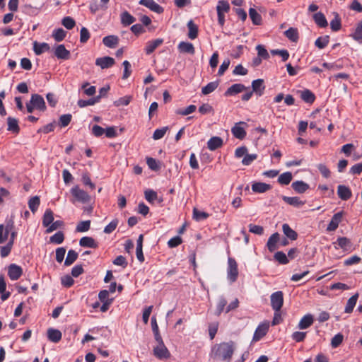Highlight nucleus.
Instances as JSON below:
<instances>
[{"instance_id": "a18cd8bd", "label": "nucleus", "mask_w": 362, "mask_h": 362, "mask_svg": "<svg viewBox=\"0 0 362 362\" xmlns=\"http://www.w3.org/2000/svg\"><path fill=\"white\" fill-rule=\"evenodd\" d=\"M77 257L78 253L76 251L73 250H69L64 262V265L69 266L72 264L76 260Z\"/></svg>"}, {"instance_id": "9d476101", "label": "nucleus", "mask_w": 362, "mask_h": 362, "mask_svg": "<svg viewBox=\"0 0 362 362\" xmlns=\"http://www.w3.org/2000/svg\"><path fill=\"white\" fill-rule=\"evenodd\" d=\"M343 214V211H339L334 214L329 223L327 227V231H334L338 228L339 223L342 220Z\"/></svg>"}, {"instance_id": "052dcab7", "label": "nucleus", "mask_w": 362, "mask_h": 362, "mask_svg": "<svg viewBox=\"0 0 362 362\" xmlns=\"http://www.w3.org/2000/svg\"><path fill=\"white\" fill-rule=\"evenodd\" d=\"M64 240V233L62 231H58L52 236L50 237V242L55 244H61Z\"/></svg>"}, {"instance_id": "0eeeda50", "label": "nucleus", "mask_w": 362, "mask_h": 362, "mask_svg": "<svg viewBox=\"0 0 362 362\" xmlns=\"http://www.w3.org/2000/svg\"><path fill=\"white\" fill-rule=\"evenodd\" d=\"M30 101L35 109L44 112L46 110V105L42 95L35 93L31 95Z\"/></svg>"}, {"instance_id": "680f3d73", "label": "nucleus", "mask_w": 362, "mask_h": 362, "mask_svg": "<svg viewBox=\"0 0 362 362\" xmlns=\"http://www.w3.org/2000/svg\"><path fill=\"white\" fill-rule=\"evenodd\" d=\"M168 129V127H164L160 129H156L153 132V139L154 140H158V139H162L164 136V135L165 134Z\"/></svg>"}, {"instance_id": "5701e85b", "label": "nucleus", "mask_w": 362, "mask_h": 362, "mask_svg": "<svg viewBox=\"0 0 362 362\" xmlns=\"http://www.w3.org/2000/svg\"><path fill=\"white\" fill-rule=\"evenodd\" d=\"M280 235L278 233H274L268 239L267 246L269 252H272L276 250V243L279 241Z\"/></svg>"}, {"instance_id": "09e8293b", "label": "nucleus", "mask_w": 362, "mask_h": 362, "mask_svg": "<svg viewBox=\"0 0 362 362\" xmlns=\"http://www.w3.org/2000/svg\"><path fill=\"white\" fill-rule=\"evenodd\" d=\"M284 34L292 42H296L298 39V30L296 28H290L284 32Z\"/></svg>"}, {"instance_id": "2eb2a0df", "label": "nucleus", "mask_w": 362, "mask_h": 362, "mask_svg": "<svg viewBox=\"0 0 362 362\" xmlns=\"http://www.w3.org/2000/svg\"><path fill=\"white\" fill-rule=\"evenodd\" d=\"M71 193L78 201L81 202H87L90 199L89 195L83 189L76 187L71 189Z\"/></svg>"}, {"instance_id": "7ed1b4c3", "label": "nucleus", "mask_w": 362, "mask_h": 362, "mask_svg": "<svg viewBox=\"0 0 362 362\" xmlns=\"http://www.w3.org/2000/svg\"><path fill=\"white\" fill-rule=\"evenodd\" d=\"M271 306L275 312H279L284 304V294L282 291H276L271 295Z\"/></svg>"}, {"instance_id": "a878e982", "label": "nucleus", "mask_w": 362, "mask_h": 362, "mask_svg": "<svg viewBox=\"0 0 362 362\" xmlns=\"http://www.w3.org/2000/svg\"><path fill=\"white\" fill-rule=\"evenodd\" d=\"M143 240H144V235L142 234H141L137 239L136 249V257L140 262H143L144 261V256L143 250H142Z\"/></svg>"}, {"instance_id": "20e7f679", "label": "nucleus", "mask_w": 362, "mask_h": 362, "mask_svg": "<svg viewBox=\"0 0 362 362\" xmlns=\"http://www.w3.org/2000/svg\"><path fill=\"white\" fill-rule=\"evenodd\" d=\"M14 223L12 220L8 221L6 225H0V244L6 243L8 240L10 231L13 229Z\"/></svg>"}, {"instance_id": "864d4df0", "label": "nucleus", "mask_w": 362, "mask_h": 362, "mask_svg": "<svg viewBox=\"0 0 362 362\" xmlns=\"http://www.w3.org/2000/svg\"><path fill=\"white\" fill-rule=\"evenodd\" d=\"M230 10V5L228 1L221 0L218 2L216 6L217 13H227Z\"/></svg>"}, {"instance_id": "0e129e2a", "label": "nucleus", "mask_w": 362, "mask_h": 362, "mask_svg": "<svg viewBox=\"0 0 362 362\" xmlns=\"http://www.w3.org/2000/svg\"><path fill=\"white\" fill-rule=\"evenodd\" d=\"M256 49L257 51L258 57H259L262 59H267L269 57V54L267 52V50L264 48V47L262 45H258L256 47Z\"/></svg>"}, {"instance_id": "9b49d317", "label": "nucleus", "mask_w": 362, "mask_h": 362, "mask_svg": "<svg viewBox=\"0 0 362 362\" xmlns=\"http://www.w3.org/2000/svg\"><path fill=\"white\" fill-rule=\"evenodd\" d=\"M269 329V325L267 323H262L258 325L257 327L252 340L255 341H259L264 336H265Z\"/></svg>"}, {"instance_id": "f3484780", "label": "nucleus", "mask_w": 362, "mask_h": 362, "mask_svg": "<svg viewBox=\"0 0 362 362\" xmlns=\"http://www.w3.org/2000/svg\"><path fill=\"white\" fill-rule=\"evenodd\" d=\"M54 55L60 59H68L70 57V52L65 48L64 45H58L55 48Z\"/></svg>"}, {"instance_id": "c85d7f7f", "label": "nucleus", "mask_w": 362, "mask_h": 362, "mask_svg": "<svg viewBox=\"0 0 362 362\" xmlns=\"http://www.w3.org/2000/svg\"><path fill=\"white\" fill-rule=\"evenodd\" d=\"M313 20L315 23L320 28H325L328 25L325 16L322 12H317L315 13L313 15Z\"/></svg>"}, {"instance_id": "bb28decb", "label": "nucleus", "mask_w": 362, "mask_h": 362, "mask_svg": "<svg viewBox=\"0 0 362 362\" xmlns=\"http://www.w3.org/2000/svg\"><path fill=\"white\" fill-rule=\"evenodd\" d=\"M50 49V47L49 44L46 42L39 43L35 42L33 43V50L36 55H40L45 52L49 51Z\"/></svg>"}, {"instance_id": "dca6fc26", "label": "nucleus", "mask_w": 362, "mask_h": 362, "mask_svg": "<svg viewBox=\"0 0 362 362\" xmlns=\"http://www.w3.org/2000/svg\"><path fill=\"white\" fill-rule=\"evenodd\" d=\"M79 245L83 247L95 249L98 247V243L92 237L84 236L80 239Z\"/></svg>"}, {"instance_id": "c9c22d12", "label": "nucleus", "mask_w": 362, "mask_h": 362, "mask_svg": "<svg viewBox=\"0 0 362 362\" xmlns=\"http://www.w3.org/2000/svg\"><path fill=\"white\" fill-rule=\"evenodd\" d=\"M358 298V293L352 296L347 301L344 312L346 313H352Z\"/></svg>"}, {"instance_id": "37998d69", "label": "nucleus", "mask_w": 362, "mask_h": 362, "mask_svg": "<svg viewBox=\"0 0 362 362\" xmlns=\"http://www.w3.org/2000/svg\"><path fill=\"white\" fill-rule=\"evenodd\" d=\"M40 204V197L38 196L33 197L28 201L29 209L33 213H35L37 210Z\"/></svg>"}, {"instance_id": "ddd939ff", "label": "nucleus", "mask_w": 362, "mask_h": 362, "mask_svg": "<svg viewBox=\"0 0 362 362\" xmlns=\"http://www.w3.org/2000/svg\"><path fill=\"white\" fill-rule=\"evenodd\" d=\"M245 85L242 83H235L233 84L231 86H230L226 91L225 92L224 95L225 96H231L236 95L239 93L243 92V90L247 89Z\"/></svg>"}, {"instance_id": "13d9d810", "label": "nucleus", "mask_w": 362, "mask_h": 362, "mask_svg": "<svg viewBox=\"0 0 362 362\" xmlns=\"http://www.w3.org/2000/svg\"><path fill=\"white\" fill-rule=\"evenodd\" d=\"M146 163L148 168L152 170H158L160 169V163L153 158H146Z\"/></svg>"}, {"instance_id": "69168bd1", "label": "nucleus", "mask_w": 362, "mask_h": 362, "mask_svg": "<svg viewBox=\"0 0 362 362\" xmlns=\"http://www.w3.org/2000/svg\"><path fill=\"white\" fill-rule=\"evenodd\" d=\"M132 97L126 95L124 97L120 98L118 100L114 102V105L116 107H119L122 105H128L131 101Z\"/></svg>"}, {"instance_id": "5fc2aeb1", "label": "nucleus", "mask_w": 362, "mask_h": 362, "mask_svg": "<svg viewBox=\"0 0 362 362\" xmlns=\"http://www.w3.org/2000/svg\"><path fill=\"white\" fill-rule=\"evenodd\" d=\"M90 221H81L78 223L76 226V231L77 232H86L90 229Z\"/></svg>"}, {"instance_id": "f257e3e1", "label": "nucleus", "mask_w": 362, "mask_h": 362, "mask_svg": "<svg viewBox=\"0 0 362 362\" xmlns=\"http://www.w3.org/2000/svg\"><path fill=\"white\" fill-rule=\"evenodd\" d=\"M235 349L233 341L221 342L212 346L209 356L214 360L230 362Z\"/></svg>"}, {"instance_id": "393cba45", "label": "nucleus", "mask_w": 362, "mask_h": 362, "mask_svg": "<svg viewBox=\"0 0 362 362\" xmlns=\"http://www.w3.org/2000/svg\"><path fill=\"white\" fill-rule=\"evenodd\" d=\"M223 145V140L221 137L213 136L207 142V148L211 151H215Z\"/></svg>"}, {"instance_id": "3c124183", "label": "nucleus", "mask_w": 362, "mask_h": 362, "mask_svg": "<svg viewBox=\"0 0 362 362\" xmlns=\"http://www.w3.org/2000/svg\"><path fill=\"white\" fill-rule=\"evenodd\" d=\"M197 109L196 105H190L184 109H178L175 111L177 115L185 116L194 112Z\"/></svg>"}, {"instance_id": "6e6d98bb", "label": "nucleus", "mask_w": 362, "mask_h": 362, "mask_svg": "<svg viewBox=\"0 0 362 362\" xmlns=\"http://www.w3.org/2000/svg\"><path fill=\"white\" fill-rule=\"evenodd\" d=\"M274 257V259L281 264H286L289 262L286 254L281 251L276 252Z\"/></svg>"}, {"instance_id": "338daca9", "label": "nucleus", "mask_w": 362, "mask_h": 362, "mask_svg": "<svg viewBox=\"0 0 362 362\" xmlns=\"http://www.w3.org/2000/svg\"><path fill=\"white\" fill-rule=\"evenodd\" d=\"M344 336L341 333H338L331 340V346L333 348L338 347L343 341Z\"/></svg>"}, {"instance_id": "e2e57ef3", "label": "nucleus", "mask_w": 362, "mask_h": 362, "mask_svg": "<svg viewBox=\"0 0 362 362\" xmlns=\"http://www.w3.org/2000/svg\"><path fill=\"white\" fill-rule=\"evenodd\" d=\"M13 245L12 244V240H11V241H8L6 245L2 246L1 247V253H0L1 257H7L10 254L11 249L13 247Z\"/></svg>"}, {"instance_id": "58836bf2", "label": "nucleus", "mask_w": 362, "mask_h": 362, "mask_svg": "<svg viewBox=\"0 0 362 362\" xmlns=\"http://www.w3.org/2000/svg\"><path fill=\"white\" fill-rule=\"evenodd\" d=\"M249 16L254 25H259L262 23V19L261 15L253 8L249 10Z\"/></svg>"}, {"instance_id": "473e14b6", "label": "nucleus", "mask_w": 362, "mask_h": 362, "mask_svg": "<svg viewBox=\"0 0 362 362\" xmlns=\"http://www.w3.org/2000/svg\"><path fill=\"white\" fill-rule=\"evenodd\" d=\"M292 188L298 193H304L309 188V185L303 181H296L291 185Z\"/></svg>"}, {"instance_id": "b1692460", "label": "nucleus", "mask_w": 362, "mask_h": 362, "mask_svg": "<svg viewBox=\"0 0 362 362\" xmlns=\"http://www.w3.org/2000/svg\"><path fill=\"white\" fill-rule=\"evenodd\" d=\"M272 188L271 185L264 182H254L252 185V190L256 193H264Z\"/></svg>"}, {"instance_id": "1a4fd4ad", "label": "nucleus", "mask_w": 362, "mask_h": 362, "mask_svg": "<svg viewBox=\"0 0 362 362\" xmlns=\"http://www.w3.org/2000/svg\"><path fill=\"white\" fill-rule=\"evenodd\" d=\"M115 63L114 58L110 57H99L95 60V65L100 66L102 69H108L112 66Z\"/></svg>"}, {"instance_id": "423d86ee", "label": "nucleus", "mask_w": 362, "mask_h": 362, "mask_svg": "<svg viewBox=\"0 0 362 362\" xmlns=\"http://www.w3.org/2000/svg\"><path fill=\"white\" fill-rule=\"evenodd\" d=\"M154 356L159 359L168 358L170 357V352L164 343L158 344L153 349Z\"/></svg>"}, {"instance_id": "f8f14e48", "label": "nucleus", "mask_w": 362, "mask_h": 362, "mask_svg": "<svg viewBox=\"0 0 362 362\" xmlns=\"http://www.w3.org/2000/svg\"><path fill=\"white\" fill-rule=\"evenodd\" d=\"M252 92L257 96H262L264 93L265 86L263 79H256L252 82Z\"/></svg>"}, {"instance_id": "2f4dec72", "label": "nucleus", "mask_w": 362, "mask_h": 362, "mask_svg": "<svg viewBox=\"0 0 362 362\" xmlns=\"http://www.w3.org/2000/svg\"><path fill=\"white\" fill-rule=\"evenodd\" d=\"M282 230L284 235L291 240H296L298 238L297 233L293 230L288 224L284 223L282 226Z\"/></svg>"}, {"instance_id": "7c9ffc66", "label": "nucleus", "mask_w": 362, "mask_h": 362, "mask_svg": "<svg viewBox=\"0 0 362 362\" xmlns=\"http://www.w3.org/2000/svg\"><path fill=\"white\" fill-rule=\"evenodd\" d=\"M187 28L189 30L188 37L191 40L197 38L198 35V27L192 20H190L187 23Z\"/></svg>"}, {"instance_id": "c756f323", "label": "nucleus", "mask_w": 362, "mask_h": 362, "mask_svg": "<svg viewBox=\"0 0 362 362\" xmlns=\"http://www.w3.org/2000/svg\"><path fill=\"white\" fill-rule=\"evenodd\" d=\"M282 199L288 204L296 206V207L301 206L305 204V202L301 201L297 197H291L283 196Z\"/></svg>"}, {"instance_id": "603ef678", "label": "nucleus", "mask_w": 362, "mask_h": 362, "mask_svg": "<svg viewBox=\"0 0 362 362\" xmlns=\"http://www.w3.org/2000/svg\"><path fill=\"white\" fill-rule=\"evenodd\" d=\"M66 33L62 28L55 29L52 33V37L57 42L62 41L66 37Z\"/></svg>"}, {"instance_id": "4c0bfd02", "label": "nucleus", "mask_w": 362, "mask_h": 362, "mask_svg": "<svg viewBox=\"0 0 362 362\" xmlns=\"http://www.w3.org/2000/svg\"><path fill=\"white\" fill-rule=\"evenodd\" d=\"M334 244H337L339 247H341L344 251H348L351 247V244L350 240L346 237H341L337 240L336 243Z\"/></svg>"}, {"instance_id": "4be33fe9", "label": "nucleus", "mask_w": 362, "mask_h": 362, "mask_svg": "<svg viewBox=\"0 0 362 362\" xmlns=\"http://www.w3.org/2000/svg\"><path fill=\"white\" fill-rule=\"evenodd\" d=\"M119 37L117 35H107L103 39V43L109 48H115L119 43Z\"/></svg>"}, {"instance_id": "ea45409f", "label": "nucleus", "mask_w": 362, "mask_h": 362, "mask_svg": "<svg viewBox=\"0 0 362 362\" xmlns=\"http://www.w3.org/2000/svg\"><path fill=\"white\" fill-rule=\"evenodd\" d=\"M300 98L303 101L308 103H313L315 99L314 93L308 89L300 92Z\"/></svg>"}, {"instance_id": "72a5a7b5", "label": "nucleus", "mask_w": 362, "mask_h": 362, "mask_svg": "<svg viewBox=\"0 0 362 362\" xmlns=\"http://www.w3.org/2000/svg\"><path fill=\"white\" fill-rule=\"evenodd\" d=\"M54 221V214L51 209H47L42 217V225L48 228Z\"/></svg>"}, {"instance_id": "6ab92c4d", "label": "nucleus", "mask_w": 362, "mask_h": 362, "mask_svg": "<svg viewBox=\"0 0 362 362\" xmlns=\"http://www.w3.org/2000/svg\"><path fill=\"white\" fill-rule=\"evenodd\" d=\"M7 130L15 134H18L20 132L18 121L14 117H8L7 118Z\"/></svg>"}, {"instance_id": "6e6552de", "label": "nucleus", "mask_w": 362, "mask_h": 362, "mask_svg": "<svg viewBox=\"0 0 362 362\" xmlns=\"http://www.w3.org/2000/svg\"><path fill=\"white\" fill-rule=\"evenodd\" d=\"M23 274L22 268L15 264H11L8 268V275L12 281L18 280Z\"/></svg>"}, {"instance_id": "de8ad7c7", "label": "nucleus", "mask_w": 362, "mask_h": 362, "mask_svg": "<svg viewBox=\"0 0 362 362\" xmlns=\"http://www.w3.org/2000/svg\"><path fill=\"white\" fill-rule=\"evenodd\" d=\"M292 180V174L290 172H286L281 174L278 178V182L281 185H287Z\"/></svg>"}, {"instance_id": "cd10ccee", "label": "nucleus", "mask_w": 362, "mask_h": 362, "mask_svg": "<svg viewBox=\"0 0 362 362\" xmlns=\"http://www.w3.org/2000/svg\"><path fill=\"white\" fill-rule=\"evenodd\" d=\"M313 323V317L310 314L303 316L298 323V328L304 329L308 328Z\"/></svg>"}, {"instance_id": "49530a36", "label": "nucleus", "mask_w": 362, "mask_h": 362, "mask_svg": "<svg viewBox=\"0 0 362 362\" xmlns=\"http://www.w3.org/2000/svg\"><path fill=\"white\" fill-rule=\"evenodd\" d=\"M209 216V214L206 212L198 210L196 208L193 209V218L196 221H201L206 219Z\"/></svg>"}, {"instance_id": "f03ea898", "label": "nucleus", "mask_w": 362, "mask_h": 362, "mask_svg": "<svg viewBox=\"0 0 362 362\" xmlns=\"http://www.w3.org/2000/svg\"><path fill=\"white\" fill-rule=\"evenodd\" d=\"M238 276V263L233 257H228L227 267V279L230 283L236 281Z\"/></svg>"}, {"instance_id": "c03bdc74", "label": "nucleus", "mask_w": 362, "mask_h": 362, "mask_svg": "<svg viewBox=\"0 0 362 362\" xmlns=\"http://www.w3.org/2000/svg\"><path fill=\"white\" fill-rule=\"evenodd\" d=\"M334 18L330 22L331 29L337 32L341 28V18L337 13H334Z\"/></svg>"}, {"instance_id": "a19ab883", "label": "nucleus", "mask_w": 362, "mask_h": 362, "mask_svg": "<svg viewBox=\"0 0 362 362\" xmlns=\"http://www.w3.org/2000/svg\"><path fill=\"white\" fill-rule=\"evenodd\" d=\"M178 49L181 52L189 53L193 54L194 53V47L190 42H181L178 45Z\"/></svg>"}, {"instance_id": "f704fd0d", "label": "nucleus", "mask_w": 362, "mask_h": 362, "mask_svg": "<svg viewBox=\"0 0 362 362\" xmlns=\"http://www.w3.org/2000/svg\"><path fill=\"white\" fill-rule=\"evenodd\" d=\"M145 199L149 202V203H153L156 200H158V202H163V198L158 199L157 192H155L153 189H146L144 192Z\"/></svg>"}, {"instance_id": "e433bc0d", "label": "nucleus", "mask_w": 362, "mask_h": 362, "mask_svg": "<svg viewBox=\"0 0 362 362\" xmlns=\"http://www.w3.org/2000/svg\"><path fill=\"white\" fill-rule=\"evenodd\" d=\"M136 21V18L128 11H124L121 14V23L123 25L127 26Z\"/></svg>"}, {"instance_id": "a211bd4d", "label": "nucleus", "mask_w": 362, "mask_h": 362, "mask_svg": "<svg viewBox=\"0 0 362 362\" xmlns=\"http://www.w3.org/2000/svg\"><path fill=\"white\" fill-rule=\"evenodd\" d=\"M163 42V40L162 38H158L154 40L148 41L146 43L145 47V52L146 54H151L154 52V50L158 47Z\"/></svg>"}, {"instance_id": "412c9836", "label": "nucleus", "mask_w": 362, "mask_h": 362, "mask_svg": "<svg viewBox=\"0 0 362 362\" xmlns=\"http://www.w3.org/2000/svg\"><path fill=\"white\" fill-rule=\"evenodd\" d=\"M47 333L48 339L52 342L57 343L62 339V334L59 329L49 328Z\"/></svg>"}, {"instance_id": "79ce46f5", "label": "nucleus", "mask_w": 362, "mask_h": 362, "mask_svg": "<svg viewBox=\"0 0 362 362\" xmlns=\"http://www.w3.org/2000/svg\"><path fill=\"white\" fill-rule=\"evenodd\" d=\"M218 86V81H212L209 83L206 86L202 87V93L203 95H208L214 91Z\"/></svg>"}, {"instance_id": "4468645a", "label": "nucleus", "mask_w": 362, "mask_h": 362, "mask_svg": "<svg viewBox=\"0 0 362 362\" xmlns=\"http://www.w3.org/2000/svg\"><path fill=\"white\" fill-rule=\"evenodd\" d=\"M241 124H245V123L243 122H238L231 129L233 135L238 139H243L246 136V132L244 128L240 126Z\"/></svg>"}, {"instance_id": "bf43d9fd", "label": "nucleus", "mask_w": 362, "mask_h": 362, "mask_svg": "<svg viewBox=\"0 0 362 362\" xmlns=\"http://www.w3.org/2000/svg\"><path fill=\"white\" fill-rule=\"evenodd\" d=\"M62 24L68 30L72 29L75 25V21L70 16L64 17L62 21Z\"/></svg>"}, {"instance_id": "aec40b11", "label": "nucleus", "mask_w": 362, "mask_h": 362, "mask_svg": "<svg viewBox=\"0 0 362 362\" xmlns=\"http://www.w3.org/2000/svg\"><path fill=\"white\" fill-rule=\"evenodd\" d=\"M337 194L341 199L346 201L351 198L352 193L348 187L339 185L337 187Z\"/></svg>"}, {"instance_id": "774afa93", "label": "nucleus", "mask_w": 362, "mask_h": 362, "mask_svg": "<svg viewBox=\"0 0 362 362\" xmlns=\"http://www.w3.org/2000/svg\"><path fill=\"white\" fill-rule=\"evenodd\" d=\"M352 37L358 41L362 40V21L358 23Z\"/></svg>"}, {"instance_id": "39448f33", "label": "nucleus", "mask_w": 362, "mask_h": 362, "mask_svg": "<svg viewBox=\"0 0 362 362\" xmlns=\"http://www.w3.org/2000/svg\"><path fill=\"white\" fill-rule=\"evenodd\" d=\"M139 4L146 6L151 11L158 14H160L164 11V8L158 4H157L154 0H140Z\"/></svg>"}, {"instance_id": "4d7b16f0", "label": "nucleus", "mask_w": 362, "mask_h": 362, "mask_svg": "<svg viewBox=\"0 0 362 362\" xmlns=\"http://www.w3.org/2000/svg\"><path fill=\"white\" fill-rule=\"evenodd\" d=\"M72 116L71 114L62 115L59 117V125L60 127H65L69 125L71 120Z\"/></svg>"}, {"instance_id": "8fccbe9b", "label": "nucleus", "mask_w": 362, "mask_h": 362, "mask_svg": "<svg viewBox=\"0 0 362 362\" xmlns=\"http://www.w3.org/2000/svg\"><path fill=\"white\" fill-rule=\"evenodd\" d=\"M329 37L325 35L323 37H319L315 42V45L319 49L325 48L329 43Z\"/></svg>"}]
</instances>
